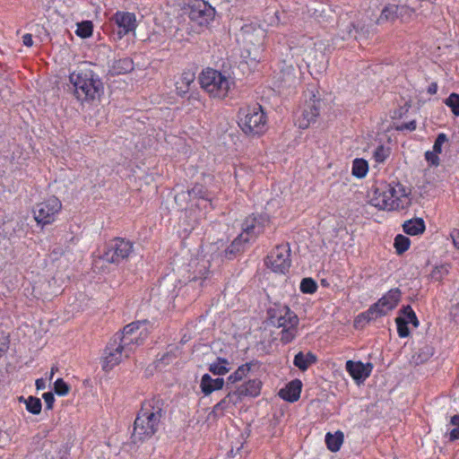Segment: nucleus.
<instances>
[{
  "label": "nucleus",
  "instance_id": "f257e3e1",
  "mask_svg": "<svg viewBox=\"0 0 459 459\" xmlns=\"http://www.w3.org/2000/svg\"><path fill=\"white\" fill-rule=\"evenodd\" d=\"M162 401L152 398L144 401L134 422L132 440L134 443L150 439L159 429L163 415Z\"/></svg>",
  "mask_w": 459,
  "mask_h": 459
},
{
  "label": "nucleus",
  "instance_id": "f03ea898",
  "mask_svg": "<svg viewBox=\"0 0 459 459\" xmlns=\"http://www.w3.org/2000/svg\"><path fill=\"white\" fill-rule=\"evenodd\" d=\"M290 52L291 59L305 63L307 67L323 68L325 63V44L319 39L306 36L300 37L296 43L291 42Z\"/></svg>",
  "mask_w": 459,
  "mask_h": 459
},
{
  "label": "nucleus",
  "instance_id": "7ed1b4c3",
  "mask_svg": "<svg viewBox=\"0 0 459 459\" xmlns=\"http://www.w3.org/2000/svg\"><path fill=\"white\" fill-rule=\"evenodd\" d=\"M74 94L81 101H91L100 97L103 84L99 76L86 65L77 67L69 76Z\"/></svg>",
  "mask_w": 459,
  "mask_h": 459
},
{
  "label": "nucleus",
  "instance_id": "20e7f679",
  "mask_svg": "<svg viewBox=\"0 0 459 459\" xmlns=\"http://www.w3.org/2000/svg\"><path fill=\"white\" fill-rule=\"evenodd\" d=\"M268 315L272 325L282 328L281 333V342L289 343L292 342L298 333L299 317L290 310L288 306L274 304L268 310Z\"/></svg>",
  "mask_w": 459,
  "mask_h": 459
},
{
  "label": "nucleus",
  "instance_id": "39448f33",
  "mask_svg": "<svg viewBox=\"0 0 459 459\" xmlns=\"http://www.w3.org/2000/svg\"><path fill=\"white\" fill-rule=\"evenodd\" d=\"M402 292L400 289L394 288L390 290L385 295L378 299L377 302L370 306V307L364 313L357 316L354 321V326L356 328L363 326L362 322L368 323L376 320L378 317L387 315V313L393 310L401 299Z\"/></svg>",
  "mask_w": 459,
  "mask_h": 459
},
{
  "label": "nucleus",
  "instance_id": "423d86ee",
  "mask_svg": "<svg viewBox=\"0 0 459 459\" xmlns=\"http://www.w3.org/2000/svg\"><path fill=\"white\" fill-rule=\"evenodd\" d=\"M201 87L214 99L222 100L233 85L230 77L212 68L203 71L199 77Z\"/></svg>",
  "mask_w": 459,
  "mask_h": 459
},
{
  "label": "nucleus",
  "instance_id": "0eeeda50",
  "mask_svg": "<svg viewBox=\"0 0 459 459\" xmlns=\"http://www.w3.org/2000/svg\"><path fill=\"white\" fill-rule=\"evenodd\" d=\"M238 126L247 135H260L266 131V116L258 104L242 108L238 112Z\"/></svg>",
  "mask_w": 459,
  "mask_h": 459
},
{
  "label": "nucleus",
  "instance_id": "6e6552de",
  "mask_svg": "<svg viewBox=\"0 0 459 459\" xmlns=\"http://www.w3.org/2000/svg\"><path fill=\"white\" fill-rule=\"evenodd\" d=\"M265 31L260 26L246 24L242 26L238 35V41L241 42L243 49L247 53L250 59L256 61L260 58L263 51Z\"/></svg>",
  "mask_w": 459,
  "mask_h": 459
},
{
  "label": "nucleus",
  "instance_id": "1a4fd4ad",
  "mask_svg": "<svg viewBox=\"0 0 459 459\" xmlns=\"http://www.w3.org/2000/svg\"><path fill=\"white\" fill-rule=\"evenodd\" d=\"M145 322H133L126 325L121 333L114 334L126 351V358L135 350L136 347L142 345L147 337V333L140 330Z\"/></svg>",
  "mask_w": 459,
  "mask_h": 459
},
{
  "label": "nucleus",
  "instance_id": "9d476101",
  "mask_svg": "<svg viewBox=\"0 0 459 459\" xmlns=\"http://www.w3.org/2000/svg\"><path fill=\"white\" fill-rule=\"evenodd\" d=\"M264 223L261 217L248 216L242 223V233L236 238L225 252L234 254L240 250V246L243 243L248 242L250 239L255 238L259 234L264 231Z\"/></svg>",
  "mask_w": 459,
  "mask_h": 459
},
{
  "label": "nucleus",
  "instance_id": "9b49d317",
  "mask_svg": "<svg viewBox=\"0 0 459 459\" xmlns=\"http://www.w3.org/2000/svg\"><path fill=\"white\" fill-rule=\"evenodd\" d=\"M62 203L56 196L38 204L33 209L34 219L38 224L47 225L52 223L56 214L61 211Z\"/></svg>",
  "mask_w": 459,
  "mask_h": 459
},
{
  "label": "nucleus",
  "instance_id": "f8f14e48",
  "mask_svg": "<svg viewBox=\"0 0 459 459\" xmlns=\"http://www.w3.org/2000/svg\"><path fill=\"white\" fill-rule=\"evenodd\" d=\"M186 195L189 197L191 206H195L199 209L207 210L212 209V194L202 184H195L191 189L186 192H182L175 196L176 202L186 199Z\"/></svg>",
  "mask_w": 459,
  "mask_h": 459
},
{
  "label": "nucleus",
  "instance_id": "ddd939ff",
  "mask_svg": "<svg viewBox=\"0 0 459 459\" xmlns=\"http://www.w3.org/2000/svg\"><path fill=\"white\" fill-rule=\"evenodd\" d=\"M133 251V244L124 238H117L109 242L101 258L110 264H119L126 259Z\"/></svg>",
  "mask_w": 459,
  "mask_h": 459
},
{
  "label": "nucleus",
  "instance_id": "4468645a",
  "mask_svg": "<svg viewBox=\"0 0 459 459\" xmlns=\"http://www.w3.org/2000/svg\"><path fill=\"white\" fill-rule=\"evenodd\" d=\"M290 248L288 244H282L267 255L266 265L274 273H286L290 266Z\"/></svg>",
  "mask_w": 459,
  "mask_h": 459
},
{
  "label": "nucleus",
  "instance_id": "2eb2a0df",
  "mask_svg": "<svg viewBox=\"0 0 459 459\" xmlns=\"http://www.w3.org/2000/svg\"><path fill=\"white\" fill-rule=\"evenodd\" d=\"M215 17V9L204 0H195L190 5L189 19L201 27H207Z\"/></svg>",
  "mask_w": 459,
  "mask_h": 459
},
{
  "label": "nucleus",
  "instance_id": "dca6fc26",
  "mask_svg": "<svg viewBox=\"0 0 459 459\" xmlns=\"http://www.w3.org/2000/svg\"><path fill=\"white\" fill-rule=\"evenodd\" d=\"M124 357L126 358L124 346H122L121 343L116 340V337L113 336L104 351V357L102 360L103 370H111L121 362Z\"/></svg>",
  "mask_w": 459,
  "mask_h": 459
},
{
  "label": "nucleus",
  "instance_id": "f3484780",
  "mask_svg": "<svg viewBox=\"0 0 459 459\" xmlns=\"http://www.w3.org/2000/svg\"><path fill=\"white\" fill-rule=\"evenodd\" d=\"M321 109V100L313 94L309 100H306L300 116L297 118L299 128L306 129L311 123L316 122Z\"/></svg>",
  "mask_w": 459,
  "mask_h": 459
},
{
  "label": "nucleus",
  "instance_id": "a211bd4d",
  "mask_svg": "<svg viewBox=\"0 0 459 459\" xmlns=\"http://www.w3.org/2000/svg\"><path fill=\"white\" fill-rule=\"evenodd\" d=\"M295 65L292 63V59L284 60L283 65L280 71V79L282 83L286 86H291L299 81L300 74V64L299 60H294Z\"/></svg>",
  "mask_w": 459,
  "mask_h": 459
},
{
  "label": "nucleus",
  "instance_id": "6ab92c4d",
  "mask_svg": "<svg viewBox=\"0 0 459 459\" xmlns=\"http://www.w3.org/2000/svg\"><path fill=\"white\" fill-rule=\"evenodd\" d=\"M112 21L118 27V39L133 31L136 28L135 15L127 12H117L112 17Z\"/></svg>",
  "mask_w": 459,
  "mask_h": 459
},
{
  "label": "nucleus",
  "instance_id": "aec40b11",
  "mask_svg": "<svg viewBox=\"0 0 459 459\" xmlns=\"http://www.w3.org/2000/svg\"><path fill=\"white\" fill-rule=\"evenodd\" d=\"M392 194L394 196L390 201V211L404 210L411 204V197L406 188L400 183L393 185Z\"/></svg>",
  "mask_w": 459,
  "mask_h": 459
},
{
  "label": "nucleus",
  "instance_id": "412c9836",
  "mask_svg": "<svg viewBox=\"0 0 459 459\" xmlns=\"http://www.w3.org/2000/svg\"><path fill=\"white\" fill-rule=\"evenodd\" d=\"M392 184L377 187L375 190L374 195L370 201L372 205L382 210L390 211V201L394 196V194H392Z\"/></svg>",
  "mask_w": 459,
  "mask_h": 459
},
{
  "label": "nucleus",
  "instance_id": "4be33fe9",
  "mask_svg": "<svg viewBox=\"0 0 459 459\" xmlns=\"http://www.w3.org/2000/svg\"><path fill=\"white\" fill-rule=\"evenodd\" d=\"M67 451L58 443L47 440L43 443L40 455L36 459H66Z\"/></svg>",
  "mask_w": 459,
  "mask_h": 459
},
{
  "label": "nucleus",
  "instance_id": "5701e85b",
  "mask_svg": "<svg viewBox=\"0 0 459 459\" xmlns=\"http://www.w3.org/2000/svg\"><path fill=\"white\" fill-rule=\"evenodd\" d=\"M345 368L353 379L364 380L369 376L372 366L369 363L365 365L360 361L348 360Z\"/></svg>",
  "mask_w": 459,
  "mask_h": 459
},
{
  "label": "nucleus",
  "instance_id": "b1692460",
  "mask_svg": "<svg viewBox=\"0 0 459 459\" xmlns=\"http://www.w3.org/2000/svg\"><path fill=\"white\" fill-rule=\"evenodd\" d=\"M240 402L236 392H230L223 399L213 406V409L210 415H213L214 418L221 417L224 414V411L229 410L233 405Z\"/></svg>",
  "mask_w": 459,
  "mask_h": 459
},
{
  "label": "nucleus",
  "instance_id": "393cba45",
  "mask_svg": "<svg viewBox=\"0 0 459 459\" xmlns=\"http://www.w3.org/2000/svg\"><path fill=\"white\" fill-rule=\"evenodd\" d=\"M302 383L299 379L290 381L284 388L281 389L279 395L285 401L294 403L300 397Z\"/></svg>",
  "mask_w": 459,
  "mask_h": 459
},
{
  "label": "nucleus",
  "instance_id": "a878e982",
  "mask_svg": "<svg viewBox=\"0 0 459 459\" xmlns=\"http://www.w3.org/2000/svg\"><path fill=\"white\" fill-rule=\"evenodd\" d=\"M262 387V382L257 379H250L245 384L241 385L235 391L238 394V398L241 400L243 396L255 397L260 394Z\"/></svg>",
  "mask_w": 459,
  "mask_h": 459
},
{
  "label": "nucleus",
  "instance_id": "bb28decb",
  "mask_svg": "<svg viewBox=\"0 0 459 459\" xmlns=\"http://www.w3.org/2000/svg\"><path fill=\"white\" fill-rule=\"evenodd\" d=\"M224 385L223 378H212L210 375L204 374L201 379V389L205 394H211L213 391L221 390Z\"/></svg>",
  "mask_w": 459,
  "mask_h": 459
},
{
  "label": "nucleus",
  "instance_id": "cd10ccee",
  "mask_svg": "<svg viewBox=\"0 0 459 459\" xmlns=\"http://www.w3.org/2000/svg\"><path fill=\"white\" fill-rule=\"evenodd\" d=\"M134 62L131 58L126 57L116 60L110 66L109 73L112 75L126 74L134 70Z\"/></svg>",
  "mask_w": 459,
  "mask_h": 459
},
{
  "label": "nucleus",
  "instance_id": "c85d7f7f",
  "mask_svg": "<svg viewBox=\"0 0 459 459\" xmlns=\"http://www.w3.org/2000/svg\"><path fill=\"white\" fill-rule=\"evenodd\" d=\"M195 74L187 71L183 72L179 80L176 82L177 93L180 96H185L190 90L191 84L195 81Z\"/></svg>",
  "mask_w": 459,
  "mask_h": 459
},
{
  "label": "nucleus",
  "instance_id": "c756f323",
  "mask_svg": "<svg viewBox=\"0 0 459 459\" xmlns=\"http://www.w3.org/2000/svg\"><path fill=\"white\" fill-rule=\"evenodd\" d=\"M316 356L312 352H307L304 354L302 351H299L295 355L293 364L301 371H306L312 364L316 362Z\"/></svg>",
  "mask_w": 459,
  "mask_h": 459
},
{
  "label": "nucleus",
  "instance_id": "7c9ffc66",
  "mask_svg": "<svg viewBox=\"0 0 459 459\" xmlns=\"http://www.w3.org/2000/svg\"><path fill=\"white\" fill-rule=\"evenodd\" d=\"M403 230L406 234L416 236L421 234L425 230V222L421 218L409 220L403 225Z\"/></svg>",
  "mask_w": 459,
  "mask_h": 459
},
{
  "label": "nucleus",
  "instance_id": "2f4dec72",
  "mask_svg": "<svg viewBox=\"0 0 459 459\" xmlns=\"http://www.w3.org/2000/svg\"><path fill=\"white\" fill-rule=\"evenodd\" d=\"M342 442L343 433L340 430L336 431L334 434L328 432L325 436L327 448L332 452L339 451Z\"/></svg>",
  "mask_w": 459,
  "mask_h": 459
},
{
  "label": "nucleus",
  "instance_id": "473e14b6",
  "mask_svg": "<svg viewBox=\"0 0 459 459\" xmlns=\"http://www.w3.org/2000/svg\"><path fill=\"white\" fill-rule=\"evenodd\" d=\"M252 365V362H248L239 366L232 374L228 377L227 385L235 384L241 381L245 377L247 376L251 370Z\"/></svg>",
  "mask_w": 459,
  "mask_h": 459
},
{
  "label": "nucleus",
  "instance_id": "72a5a7b5",
  "mask_svg": "<svg viewBox=\"0 0 459 459\" xmlns=\"http://www.w3.org/2000/svg\"><path fill=\"white\" fill-rule=\"evenodd\" d=\"M398 4H388L382 10L379 18L377 19L378 23L384 22H394L398 19Z\"/></svg>",
  "mask_w": 459,
  "mask_h": 459
},
{
  "label": "nucleus",
  "instance_id": "f704fd0d",
  "mask_svg": "<svg viewBox=\"0 0 459 459\" xmlns=\"http://www.w3.org/2000/svg\"><path fill=\"white\" fill-rule=\"evenodd\" d=\"M228 359L217 358L216 361L210 364L209 370L214 375L223 376L230 371Z\"/></svg>",
  "mask_w": 459,
  "mask_h": 459
},
{
  "label": "nucleus",
  "instance_id": "c9c22d12",
  "mask_svg": "<svg viewBox=\"0 0 459 459\" xmlns=\"http://www.w3.org/2000/svg\"><path fill=\"white\" fill-rule=\"evenodd\" d=\"M20 402H23L26 405V409L32 414H39L41 411L42 404L39 398L34 396H29L25 399L23 396L19 398Z\"/></svg>",
  "mask_w": 459,
  "mask_h": 459
},
{
  "label": "nucleus",
  "instance_id": "e433bc0d",
  "mask_svg": "<svg viewBox=\"0 0 459 459\" xmlns=\"http://www.w3.org/2000/svg\"><path fill=\"white\" fill-rule=\"evenodd\" d=\"M368 170V162L363 159H355L352 163V175L358 178H364Z\"/></svg>",
  "mask_w": 459,
  "mask_h": 459
},
{
  "label": "nucleus",
  "instance_id": "4c0bfd02",
  "mask_svg": "<svg viewBox=\"0 0 459 459\" xmlns=\"http://www.w3.org/2000/svg\"><path fill=\"white\" fill-rule=\"evenodd\" d=\"M398 19L403 22H408L415 16V10L406 4L398 5Z\"/></svg>",
  "mask_w": 459,
  "mask_h": 459
},
{
  "label": "nucleus",
  "instance_id": "58836bf2",
  "mask_svg": "<svg viewBox=\"0 0 459 459\" xmlns=\"http://www.w3.org/2000/svg\"><path fill=\"white\" fill-rule=\"evenodd\" d=\"M410 244L411 241L409 238L399 234L394 238V246L395 247L396 253L401 255L409 249Z\"/></svg>",
  "mask_w": 459,
  "mask_h": 459
},
{
  "label": "nucleus",
  "instance_id": "ea45409f",
  "mask_svg": "<svg viewBox=\"0 0 459 459\" xmlns=\"http://www.w3.org/2000/svg\"><path fill=\"white\" fill-rule=\"evenodd\" d=\"M208 260H202V264H199V268L195 269L194 271V276L190 280V281H196L197 280H204L207 277V274L209 273L208 270Z\"/></svg>",
  "mask_w": 459,
  "mask_h": 459
},
{
  "label": "nucleus",
  "instance_id": "a19ab883",
  "mask_svg": "<svg viewBox=\"0 0 459 459\" xmlns=\"http://www.w3.org/2000/svg\"><path fill=\"white\" fill-rule=\"evenodd\" d=\"M93 25L91 21H85L77 24L76 34L81 38H88L92 34Z\"/></svg>",
  "mask_w": 459,
  "mask_h": 459
},
{
  "label": "nucleus",
  "instance_id": "79ce46f5",
  "mask_svg": "<svg viewBox=\"0 0 459 459\" xmlns=\"http://www.w3.org/2000/svg\"><path fill=\"white\" fill-rule=\"evenodd\" d=\"M445 104L451 108L452 113L459 117V94L453 92L445 100Z\"/></svg>",
  "mask_w": 459,
  "mask_h": 459
},
{
  "label": "nucleus",
  "instance_id": "37998d69",
  "mask_svg": "<svg viewBox=\"0 0 459 459\" xmlns=\"http://www.w3.org/2000/svg\"><path fill=\"white\" fill-rule=\"evenodd\" d=\"M317 290V284L312 278H305L300 282V290L303 293L313 294Z\"/></svg>",
  "mask_w": 459,
  "mask_h": 459
},
{
  "label": "nucleus",
  "instance_id": "c03bdc74",
  "mask_svg": "<svg viewBox=\"0 0 459 459\" xmlns=\"http://www.w3.org/2000/svg\"><path fill=\"white\" fill-rule=\"evenodd\" d=\"M395 323L397 325V332L401 338H405L409 336L410 331L408 327V320H406L403 316H398L395 318Z\"/></svg>",
  "mask_w": 459,
  "mask_h": 459
},
{
  "label": "nucleus",
  "instance_id": "a18cd8bd",
  "mask_svg": "<svg viewBox=\"0 0 459 459\" xmlns=\"http://www.w3.org/2000/svg\"><path fill=\"white\" fill-rule=\"evenodd\" d=\"M401 312L403 315V317L408 320V324L411 323L414 327L419 326V320L411 306L408 305L406 307H403Z\"/></svg>",
  "mask_w": 459,
  "mask_h": 459
},
{
  "label": "nucleus",
  "instance_id": "49530a36",
  "mask_svg": "<svg viewBox=\"0 0 459 459\" xmlns=\"http://www.w3.org/2000/svg\"><path fill=\"white\" fill-rule=\"evenodd\" d=\"M389 155L390 149L384 145L377 146L373 153L375 160L378 163L384 162Z\"/></svg>",
  "mask_w": 459,
  "mask_h": 459
},
{
  "label": "nucleus",
  "instance_id": "de8ad7c7",
  "mask_svg": "<svg viewBox=\"0 0 459 459\" xmlns=\"http://www.w3.org/2000/svg\"><path fill=\"white\" fill-rule=\"evenodd\" d=\"M448 273V268L446 265H439V266H436L431 273H430V277L433 281H440L443 280V278Z\"/></svg>",
  "mask_w": 459,
  "mask_h": 459
},
{
  "label": "nucleus",
  "instance_id": "09e8293b",
  "mask_svg": "<svg viewBox=\"0 0 459 459\" xmlns=\"http://www.w3.org/2000/svg\"><path fill=\"white\" fill-rule=\"evenodd\" d=\"M54 391L58 395H66L70 392V386L63 378H58L54 384Z\"/></svg>",
  "mask_w": 459,
  "mask_h": 459
},
{
  "label": "nucleus",
  "instance_id": "8fccbe9b",
  "mask_svg": "<svg viewBox=\"0 0 459 459\" xmlns=\"http://www.w3.org/2000/svg\"><path fill=\"white\" fill-rule=\"evenodd\" d=\"M357 30H355V27L352 23H349L345 26L344 29H341V37L342 39H357Z\"/></svg>",
  "mask_w": 459,
  "mask_h": 459
},
{
  "label": "nucleus",
  "instance_id": "3c124183",
  "mask_svg": "<svg viewBox=\"0 0 459 459\" xmlns=\"http://www.w3.org/2000/svg\"><path fill=\"white\" fill-rule=\"evenodd\" d=\"M450 423L455 427L450 431V439L451 440L459 439V414L454 415L451 418Z\"/></svg>",
  "mask_w": 459,
  "mask_h": 459
},
{
  "label": "nucleus",
  "instance_id": "603ef678",
  "mask_svg": "<svg viewBox=\"0 0 459 459\" xmlns=\"http://www.w3.org/2000/svg\"><path fill=\"white\" fill-rule=\"evenodd\" d=\"M447 142V137L445 134L441 133L437 135V137L436 138V141L434 143V145H433V151L435 152H438V153H441L442 152V145Z\"/></svg>",
  "mask_w": 459,
  "mask_h": 459
},
{
  "label": "nucleus",
  "instance_id": "864d4df0",
  "mask_svg": "<svg viewBox=\"0 0 459 459\" xmlns=\"http://www.w3.org/2000/svg\"><path fill=\"white\" fill-rule=\"evenodd\" d=\"M417 127V124H416V121L415 120H411L408 123H402L400 125H396L394 126L395 130L397 131H403V130H408V131H414Z\"/></svg>",
  "mask_w": 459,
  "mask_h": 459
},
{
  "label": "nucleus",
  "instance_id": "5fc2aeb1",
  "mask_svg": "<svg viewBox=\"0 0 459 459\" xmlns=\"http://www.w3.org/2000/svg\"><path fill=\"white\" fill-rule=\"evenodd\" d=\"M42 397L46 403L47 409H48V410L52 409L54 402H55V396H54L53 393H51V392L45 393V394H43Z\"/></svg>",
  "mask_w": 459,
  "mask_h": 459
},
{
  "label": "nucleus",
  "instance_id": "6e6d98bb",
  "mask_svg": "<svg viewBox=\"0 0 459 459\" xmlns=\"http://www.w3.org/2000/svg\"><path fill=\"white\" fill-rule=\"evenodd\" d=\"M438 152H427L425 153L426 160L430 162L432 165H438L439 158L437 156Z\"/></svg>",
  "mask_w": 459,
  "mask_h": 459
},
{
  "label": "nucleus",
  "instance_id": "4d7b16f0",
  "mask_svg": "<svg viewBox=\"0 0 459 459\" xmlns=\"http://www.w3.org/2000/svg\"><path fill=\"white\" fill-rule=\"evenodd\" d=\"M10 438L6 432L0 430V448L3 449L9 442Z\"/></svg>",
  "mask_w": 459,
  "mask_h": 459
},
{
  "label": "nucleus",
  "instance_id": "13d9d810",
  "mask_svg": "<svg viewBox=\"0 0 459 459\" xmlns=\"http://www.w3.org/2000/svg\"><path fill=\"white\" fill-rule=\"evenodd\" d=\"M450 315L454 321H457L459 319V303L452 306Z\"/></svg>",
  "mask_w": 459,
  "mask_h": 459
},
{
  "label": "nucleus",
  "instance_id": "bf43d9fd",
  "mask_svg": "<svg viewBox=\"0 0 459 459\" xmlns=\"http://www.w3.org/2000/svg\"><path fill=\"white\" fill-rule=\"evenodd\" d=\"M450 236L453 239V243H454L455 247L459 248V230H456V229L453 230Z\"/></svg>",
  "mask_w": 459,
  "mask_h": 459
},
{
  "label": "nucleus",
  "instance_id": "052dcab7",
  "mask_svg": "<svg viewBox=\"0 0 459 459\" xmlns=\"http://www.w3.org/2000/svg\"><path fill=\"white\" fill-rule=\"evenodd\" d=\"M22 42L27 47H31L33 44L32 37L30 34L27 33L22 37Z\"/></svg>",
  "mask_w": 459,
  "mask_h": 459
},
{
  "label": "nucleus",
  "instance_id": "680f3d73",
  "mask_svg": "<svg viewBox=\"0 0 459 459\" xmlns=\"http://www.w3.org/2000/svg\"><path fill=\"white\" fill-rule=\"evenodd\" d=\"M437 91V82H431L428 87V93L434 95Z\"/></svg>",
  "mask_w": 459,
  "mask_h": 459
},
{
  "label": "nucleus",
  "instance_id": "e2e57ef3",
  "mask_svg": "<svg viewBox=\"0 0 459 459\" xmlns=\"http://www.w3.org/2000/svg\"><path fill=\"white\" fill-rule=\"evenodd\" d=\"M8 342H0V358L7 351Z\"/></svg>",
  "mask_w": 459,
  "mask_h": 459
},
{
  "label": "nucleus",
  "instance_id": "0e129e2a",
  "mask_svg": "<svg viewBox=\"0 0 459 459\" xmlns=\"http://www.w3.org/2000/svg\"><path fill=\"white\" fill-rule=\"evenodd\" d=\"M36 387L37 389H44L46 387V383L42 378L36 380Z\"/></svg>",
  "mask_w": 459,
  "mask_h": 459
},
{
  "label": "nucleus",
  "instance_id": "69168bd1",
  "mask_svg": "<svg viewBox=\"0 0 459 459\" xmlns=\"http://www.w3.org/2000/svg\"><path fill=\"white\" fill-rule=\"evenodd\" d=\"M56 370H57V368H54V367H53V368H51L50 376H49V378H50V379H52V378H53V376H54V374H55V371H56Z\"/></svg>",
  "mask_w": 459,
  "mask_h": 459
},
{
  "label": "nucleus",
  "instance_id": "338daca9",
  "mask_svg": "<svg viewBox=\"0 0 459 459\" xmlns=\"http://www.w3.org/2000/svg\"><path fill=\"white\" fill-rule=\"evenodd\" d=\"M214 248V245L210 246V249L212 250Z\"/></svg>",
  "mask_w": 459,
  "mask_h": 459
}]
</instances>
